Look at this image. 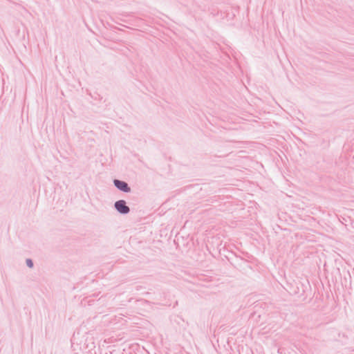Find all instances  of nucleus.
I'll use <instances>...</instances> for the list:
<instances>
[{
	"label": "nucleus",
	"instance_id": "2",
	"mask_svg": "<svg viewBox=\"0 0 354 354\" xmlns=\"http://www.w3.org/2000/svg\"><path fill=\"white\" fill-rule=\"evenodd\" d=\"M114 184L119 189L123 192H128L130 191V188L128 187V185L124 181L115 180Z\"/></svg>",
	"mask_w": 354,
	"mask_h": 354
},
{
	"label": "nucleus",
	"instance_id": "3",
	"mask_svg": "<svg viewBox=\"0 0 354 354\" xmlns=\"http://www.w3.org/2000/svg\"><path fill=\"white\" fill-rule=\"evenodd\" d=\"M26 264L30 268H32L33 266L32 261L30 259H27L26 260Z\"/></svg>",
	"mask_w": 354,
	"mask_h": 354
},
{
	"label": "nucleus",
	"instance_id": "1",
	"mask_svg": "<svg viewBox=\"0 0 354 354\" xmlns=\"http://www.w3.org/2000/svg\"><path fill=\"white\" fill-rule=\"evenodd\" d=\"M115 207L116 209L122 214H127L129 212V208L126 205V203L123 200L118 201L115 203Z\"/></svg>",
	"mask_w": 354,
	"mask_h": 354
}]
</instances>
